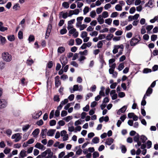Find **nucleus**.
<instances>
[{
    "instance_id": "obj_1",
    "label": "nucleus",
    "mask_w": 158,
    "mask_h": 158,
    "mask_svg": "<svg viewBox=\"0 0 158 158\" xmlns=\"http://www.w3.org/2000/svg\"><path fill=\"white\" fill-rule=\"evenodd\" d=\"M2 58L4 61L6 62H10L12 58L11 55L6 52H5L2 53Z\"/></svg>"
},
{
    "instance_id": "obj_2",
    "label": "nucleus",
    "mask_w": 158,
    "mask_h": 158,
    "mask_svg": "<svg viewBox=\"0 0 158 158\" xmlns=\"http://www.w3.org/2000/svg\"><path fill=\"white\" fill-rule=\"evenodd\" d=\"M22 134L20 133H17L12 135L11 137L12 139H14V141L17 142L19 141L22 138Z\"/></svg>"
},
{
    "instance_id": "obj_3",
    "label": "nucleus",
    "mask_w": 158,
    "mask_h": 158,
    "mask_svg": "<svg viewBox=\"0 0 158 158\" xmlns=\"http://www.w3.org/2000/svg\"><path fill=\"white\" fill-rule=\"evenodd\" d=\"M139 135L138 134H137L134 138V141L137 143V144L135 146L136 148H138L139 146H141V143L139 141Z\"/></svg>"
},
{
    "instance_id": "obj_4",
    "label": "nucleus",
    "mask_w": 158,
    "mask_h": 158,
    "mask_svg": "<svg viewBox=\"0 0 158 158\" xmlns=\"http://www.w3.org/2000/svg\"><path fill=\"white\" fill-rule=\"evenodd\" d=\"M124 46L123 44L120 45H114V49L113 50V53L114 54L117 53L118 52V49H123Z\"/></svg>"
},
{
    "instance_id": "obj_5",
    "label": "nucleus",
    "mask_w": 158,
    "mask_h": 158,
    "mask_svg": "<svg viewBox=\"0 0 158 158\" xmlns=\"http://www.w3.org/2000/svg\"><path fill=\"white\" fill-rule=\"evenodd\" d=\"M60 61L62 64V68L65 66L68 62L67 58L64 56H62L60 57Z\"/></svg>"
},
{
    "instance_id": "obj_6",
    "label": "nucleus",
    "mask_w": 158,
    "mask_h": 158,
    "mask_svg": "<svg viewBox=\"0 0 158 158\" xmlns=\"http://www.w3.org/2000/svg\"><path fill=\"white\" fill-rule=\"evenodd\" d=\"M7 102L4 99H0V109L5 108L7 106Z\"/></svg>"
},
{
    "instance_id": "obj_7",
    "label": "nucleus",
    "mask_w": 158,
    "mask_h": 158,
    "mask_svg": "<svg viewBox=\"0 0 158 158\" xmlns=\"http://www.w3.org/2000/svg\"><path fill=\"white\" fill-rule=\"evenodd\" d=\"M139 40L136 38H133L130 42V44L131 46L135 45L139 42Z\"/></svg>"
},
{
    "instance_id": "obj_8",
    "label": "nucleus",
    "mask_w": 158,
    "mask_h": 158,
    "mask_svg": "<svg viewBox=\"0 0 158 158\" xmlns=\"http://www.w3.org/2000/svg\"><path fill=\"white\" fill-rule=\"evenodd\" d=\"M35 148L41 149L42 150H44L45 147L41 143L37 142L34 146Z\"/></svg>"
},
{
    "instance_id": "obj_9",
    "label": "nucleus",
    "mask_w": 158,
    "mask_h": 158,
    "mask_svg": "<svg viewBox=\"0 0 158 158\" xmlns=\"http://www.w3.org/2000/svg\"><path fill=\"white\" fill-rule=\"evenodd\" d=\"M127 108V106H124L121 109H119L117 112V114H118L120 115L122 113H124L125 111Z\"/></svg>"
},
{
    "instance_id": "obj_10",
    "label": "nucleus",
    "mask_w": 158,
    "mask_h": 158,
    "mask_svg": "<svg viewBox=\"0 0 158 158\" xmlns=\"http://www.w3.org/2000/svg\"><path fill=\"white\" fill-rule=\"evenodd\" d=\"M52 28V26L51 24H48L47 29L46 32V38L47 37H48L51 31V29Z\"/></svg>"
},
{
    "instance_id": "obj_11",
    "label": "nucleus",
    "mask_w": 158,
    "mask_h": 158,
    "mask_svg": "<svg viewBox=\"0 0 158 158\" xmlns=\"http://www.w3.org/2000/svg\"><path fill=\"white\" fill-rule=\"evenodd\" d=\"M42 114V112L41 111L35 112L33 114V118L35 119H37Z\"/></svg>"
},
{
    "instance_id": "obj_12",
    "label": "nucleus",
    "mask_w": 158,
    "mask_h": 158,
    "mask_svg": "<svg viewBox=\"0 0 158 158\" xmlns=\"http://www.w3.org/2000/svg\"><path fill=\"white\" fill-rule=\"evenodd\" d=\"M47 131L48 130L46 128L44 129H42L41 130V132L40 135L41 136L42 138V139L45 138L46 136V133L47 134Z\"/></svg>"
},
{
    "instance_id": "obj_13",
    "label": "nucleus",
    "mask_w": 158,
    "mask_h": 158,
    "mask_svg": "<svg viewBox=\"0 0 158 158\" xmlns=\"http://www.w3.org/2000/svg\"><path fill=\"white\" fill-rule=\"evenodd\" d=\"M55 129H50L47 131V135L49 136H53L56 132Z\"/></svg>"
},
{
    "instance_id": "obj_14",
    "label": "nucleus",
    "mask_w": 158,
    "mask_h": 158,
    "mask_svg": "<svg viewBox=\"0 0 158 158\" xmlns=\"http://www.w3.org/2000/svg\"><path fill=\"white\" fill-rule=\"evenodd\" d=\"M73 123H69L68 124V130L69 132L74 131V127L72 126Z\"/></svg>"
},
{
    "instance_id": "obj_15",
    "label": "nucleus",
    "mask_w": 158,
    "mask_h": 158,
    "mask_svg": "<svg viewBox=\"0 0 158 158\" xmlns=\"http://www.w3.org/2000/svg\"><path fill=\"white\" fill-rule=\"evenodd\" d=\"M27 156V152L24 150H22L19 154V158H23Z\"/></svg>"
},
{
    "instance_id": "obj_16",
    "label": "nucleus",
    "mask_w": 158,
    "mask_h": 158,
    "mask_svg": "<svg viewBox=\"0 0 158 158\" xmlns=\"http://www.w3.org/2000/svg\"><path fill=\"white\" fill-rule=\"evenodd\" d=\"M101 16V15H100L98 16L97 19L98 22L100 24H102L104 23V19Z\"/></svg>"
},
{
    "instance_id": "obj_17",
    "label": "nucleus",
    "mask_w": 158,
    "mask_h": 158,
    "mask_svg": "<svg viewBox=\"0 0 158 158\" xmlns=\"http://www.w3.org/2000/svg\"><path fill=\"white\" fill-rule=\"evenodd\" d=\"M40 130L38 128L35 129L32 132V134L34 137H36L40 132Z\"/></svg>"
},
{
    "instance_id": "obj_18",
    "label": "nucleus",
    "mask_w": 158,
    "mask_h": 158,
    "mask_svg": "<svg viewBox=\"0 0 158 158\" xmlns=\"http://www.w3.org/2000/svg\"><path fill=\"white\" fill-rule=\"evenodd\" d=\"M0 41L1 44L3 45L6 43V40L4 37L0 35Z\"/></svg>"
},
{
    "instance_id": "obj_19",
    "label": "nucleus",
    "mask_w": 158,
    "mask_h": 158,
    "mask_svg": "<svg viewBox=\"0 0 158 158\" xmlns=\"http://www.w3.org/2000/svg\"><path fill=\"white\" fill-rule=\"evenodd\" d=\"M47 152L48 154L47 156L49 158H52L53 156V153L52 152L51 150L50 149H48L47 150Z\"/></svg>"
},
{
    "instance_id": "obj_20",
    "label": "nucleus",
    "mask_w": 158,
    "mask_h": 158,
    "mask_svg": "<svg viewBox=\"0 0 158 158\" xmlns=\"http://www.w3.org/2000/svg\"><path fill=\"white\" fill-rule=\"evenodd\" d=\"M152 89L150 87H149L146 93V94H147V96H149L151 94H152Z\"/></svg>"
},
{
    "instance_id": "obj_21",
    "label": "nucleus",
    "mask_w": 158,
    "mask_h": 158,
    "mask_svg": "<svg viewBox=\"0 0 158 158\" xmlns=\"http://www.w3.org/2000/svg\"><path fill=\"white\" fill-rule=\"evenodd\" d=\"M114 141V139L111 138L107 139L105 143L106 144L108 145H110Z\"/></svg>"
},
{
    "instance_id": "obj_22",
    "label": "nucleus",
    "mask_w": 158,
    "mask_h": 158,
    "mask_svg": "<svg viewBox=\"0 0 158 158\" xmlns=\"http://www.w3.org/2000/svg\"><path fill=\"white\" fill-rule=\"evenodd\" d=\"M99 141V138L97 137H95L94 138L92 139V143L91 144L94 143V144H97L98 143Z\"/></svg>"
},
{
    "instance_id": "obj_23",
    "label": "nucleus",
    "mask_w": 158,
    "mask_h": 158,
    "mask_svg": "<svg viewBox=\"0 0 158 158\" xmlns=\"http://www.w3.org/2000/svg\"><path fill=\"white\" fill-rule=\"evenodd\" d=\"M153 26L152 25H148L146 28L147 30V33L148 34L150 33V31L153 28Z\"/></svg>"
},
{
    "instance_id": "obj_24",
    "label": "nucleus",
    "mask_w": 158,
    "mask_h": 158,
    "mask_svg": "<svg viewBox=\"0 0 158 158\" xmlns=\"http://www.w3.org/2000/svg\"><path fill=\"white\" fill-rule=\"evenodd\" d=\"M30 127V125L29 124H26L23 125L22 127V130L24 132H26Z\"/></svg>"
},
{
    "instance_id": "obj_25",
    "label": "nucleus",
    "mask_w": 158,
    "mask_h": 158,
    "mask_svg": "<svg viewBox=\"0 0 158 158\" xmlns=\"http://www.w3.org/2000/svg\"><path fill=\"white\" fill-rule=\"evenodd\" d=\"M65 48L63 47H59L57 50V51L60 53H62L65 51Z\"/></svg>"
},
{
    "instance_id": "obj_26",
    "label": "nucleus",
    "mask_w": 158,
    "mask_h": 158,
    "mask_svg": "<svg viewBox=\"0 0 158 158\" xmlns=\"http://www.w3.org/2000/svg\"><path fill=\"white\" fill-rule=\"evenodd\" d=\"M8 39L10 41H13L15 40V36L14 35H9L7 37Z\"/></svg>"
},
{
    "instance_id": "obj_27",
    "label": "nucleus",
    "mask_w": 158,
    "mask_h": 158,
    "mask_svg": "<svg viewBox=\"0 0 158 158\" xmlns=\"http://www.w3.org/2000/svg\"><path fill=\"white\" fill-rule=\"evenodd\" d=\"M75 91H78V86L77 85H76L73 86V90H71L70 92L71 93H73Z\"/></svg>"
},
{
    "instance_id": "obj_28",
    "label": "nucleus",
    "mask_w": 158,
    "mask_h": 158,
    "mask_svg": "<svg viewBox=\"0 0 158 158\" xmlns=\"http://www.w3.org/2000/svg\"><path fill=\"white\" fill-rule=\"evenodd\" d=\"M101 16H102L104 18H106L108 17V12L106 11L103 12Z\"/></svg>"
},
{
    "instance_id": "obj_29",
    "label": "nucleus",
    "mask_w": 158,
    "mask_h": 158,
    "mask_svg": "<svg viewBox=\"0 0 158 158\" xmlns=\"http://www.w3.org/2000/svg\"><path fill=\"white\" fill-rule=\"evenodd\" d=\"M96 15V14L95 10H92L90 13V16L92 18H94Z\"/></svg>"
},
{
    "instance_id": "obj_30",
    "label": "nucleus",
    "mask_w": 158,
    "mask_h": 158,
    "mask_svg": "<svg viewBox=\"0 0 158 158\" xmlns=\"http://www.w3.org/2000/svg\"><path fill=\"white\" fill-rule=\"evenodd\" d=\"M104 40L99 41L97 44V47L98 48H101L103 45V42Z\"/></svg>"
},
{
    "instance_id": "obj_31",
    "label": "nucleus",
    "mask_w": 158,
    "mask_h": 158,
    "mask_svg": "<svg viewBox=\"0 0 158 158\" xmlns=\"http://www.w3.org/2000/svg\"><path fill=\"white\" fill-rule=\"evenodd\" d=\"M62 6H63L65 8L67 9L69 7V4L68 3L66 2H64L62 3Z\"/></svg>"
},
{
    "instance_id": "obj_32",
    "label": "nucleus",
    "mask_w": 158,
    "mask_h": 158,
    "mask_svg": "<svg viewBox=\"0 0 158 158\" xmlns=\"http://www.w3.org/2000/svg\"><path fill=\"white\" fill-rule=\"evenodd\" d=\"M114 35L111 34H109L106 37V39L107 40H110L113 37Z\"/></svg>"
},
{
    "instance_id": "obj_33",
    "label": "nucleus",
    "mask_w": 158,
    "mask_h": 158,
    "mask_svg": "<svg viewBox=\"0 0 158 158\" xmlns=\"http://www.w3.org/2000/svg\"><path fill=\"white\" fill-rule=\"evenodd\" d=\"M147 139V138L144 135H142L140 137V140L143 143H144Z\"/></svg>"
},
{
    "instance_id": "obj_34",
    "label": "nucleus",
    "mask_w": 158,
    "mask_h": 158,
    "mask_svg": "<svg viewBox=\"0 0 158 158\" xmlns=\"http://www.w3.org/2000/svg\"><path fill=\"white\" fill-rule=\"evenodd\" d=\"M115 8L117 11H121L122 10V7L119 4L117 5Z\"/></svg>"
},
{
    "instance_id": "obj_35",
    "label": "nucleus",
    "mask_w": 158,
    "mask_h": 158,
    "mask_svg": "<svg viewBox=\"0 0 158 158\" xmlns=\"http://www.w3.org/2000/svg\"><path fill=\"white\" fill-rule=\"evenodd\" d=\"M89 8L88 6H85L83 10L84 15H86L89 12Z\"/></svg>"
},
{
    "instance_id": "obj_36",
    "label": "nucleus",
    "mask_w": 158,
    "mask_h": 158,
    "mask_svg": "<svg viewBox=\"0 0 158 158\" xmlns=\"http://www.w3.org/2000/svg\"><path fill=\"white\" fill-rule=\"evenodd\" d=\"M61 13L62 14V18L64 19H65L67 18L68 17H69L68 13L67 12L65 13L61 12Z\"/></svg>"
},
{
    "instance_id": "obj_37",
    "label": "nucleus",
    "mask_w": 158,
    "mask_h": 158,
    "mask_svg": "<svg viewBox=\"0 0 158 158\" xmlns=\"http://www.w3.org/2000/svg\"><path fill=\"white\" fill-rule=\"evenodd\" d=\"M103 10V7H100V8H98L96 10V11L97 13L98 14H99L101 13L102 11Z\"/></svg>"
},
{
    "instance_id": "obj_38",
    "label": "nucleus",
    "mask_w": 158,
    "mask_h": 158,
    "mask_svg": "<svg viewBox=\"0 0 158 158\" xmlns=\"http://www.w3.org/2000/svg\"><path fill=\"white\" fill-rule=\"evenodd\" d=\"M11 149L10 148H6L3 151V152L5 154H7L9 153Z\"/></svg>"
},
{
    "instance_id": "obj_39",
    "label": "nucleus",
    "mask_w": 158,
    "mask_h": 158,
    "mask_svg": "<svg viewBox=\"0 0 158 158\" xmlns=\"http://www.w3.org/2000/svg\"><path fill=\"white\" fill-rule=\"evenodd\" d=\"M74 40L73 39H71L68 42V45L69 46H72L74 44Z\"/></svg>"
},
{
    "instance_id": "obj_40",
    "label": "nucleus",
    "mask_w": 158,
    "mask_h": 158,
    "mask_svg": "<svg viewBox=\"0 0 158 158\" xmlns=\"http://www.w3.org/2000/svg\"><path fill=\"white\" fill-rule=\"evenodd\" d=\"M124 67L123 64L121 63L118 65V69L119 71H121L124 68Z\"/></svg>"
},
{
    "instance_id": "obj_41",
    "label": "nucleus",
    "mask_w": 158,
    "mask_h": 158,
    "mask_svg": "<svg viewBox=\"0 0 158 158\" xmlns=\"http://www.w3.org/2000/svg\"><path fill=\"white\" fill-rule=\"evenodd\" d=\"M20 8V6L19 5V4L17 3L13 6V9L14 10H18V9H19Z\"/></svg>"
},
{
    "instance_id": "obj_42",
    "label": "nucleus",
    "mask_w": 158,
    "mask_h": 158,
    "mask_svg": "<svg viewBox=\"0 0 158 158\" xmlns=\"http://www.w3.org/2000/svg\"><path fill=\"white\" fill-rule=\"evenodd\" d=\"M81 124V120L80 119L76 121L74 123V125L75 126H78L79 125Z\"/></svg>"
},
{
    "instance_id": "obj_43",
    "label": "nucleus",
    "mask_w": 158,
    "mask_h": 158,
    "mask_svg": "<svg viewBox=\"0 0 158 158\" xmlns=\"http://www.w3.org/2000/svg\"><path fill=\"white\" fill-rule=\"evenodd\" d=\"M112 22V19L110 18L106 19L105 20V22L108 25H110L111 24Z\"/></svg>"
},
{
    "instance_id": "obj_44",
    "label": "nucleus",
    "mask_w": 158,
    "mask_h": 158,
    "mask_svg": "<svg viewBox=\"0 0 158 158\" xmlns=\"http://www.w3.org/2000/svg\"><path fill=\"white\" fill-rule=\"evenodd\" d=\"M76 42L77 43V45H80L82 43V40L80 38H77L76 39Z\"/></svg>"
},
{
    "instance_id": "obj_45",
    "label": "nucleus",
    "mask_w": 158,
    "mask_h": 158,
    "mask_svg": "<svg viewBox=\"0 0 158 158\" xmlns=\"http://www.w3.org/2000/svg\"><path fill=\"white\" fill-rule=\"evenodd\" d=\"M121 151L123 153H124L126 152L127 149L124 145H122L121 146Z\"/></svg>"
},
{
    "instance_id": "obj_46",
    "label": "nucleus",
    "mask_w": 158,
    "mask_h": 158,
    "mask_svg": "<svg viewBox=\"0 0 158 158\" xmlns=\"http://www.w3.org/2000/svg\"><path fill=\"white\" fill-rule=\"evenodd\" d=\"M28 41L29 42L33 41L35 40V38L33 35H31L28 38Z\"/></svg>"
},
{
    "instance_id": "obj_47",
    "label": "nucleus",
    "mask_w": 158,
    "mask_h": 158,
    "mask_svg": "<svg viewBox=\"0 0 158 158\" xmlns=\"http://www.w3.org/2000/svg\"><path fill=\"white\" fill-rule=\"evenodd\" d=\"M87 36V33L86 31H82L81 35V37L82 38H84Z\"/></svg>"
},
{
    "instance_id": "obj_48",
    "label": "nucleus",
    "mask_w": 158,
    "mask_h": 158,
    "mask_svg": "<svg viewBox=\"0 0 158 158\" xmlns=\"http://www.w3.org/2000/svg\"><path fill=\"white\" fill-rule=\"evenodd\" d=\"M18 36L19 39H22L23 38V33L22 31H19L18 34Z\"/></svg>"
},
{
    "instance_id": "obj_49",
    "label": "nucleus",
    "mask_w": 158,
    "mask_h": 158,
    "mask_svg": "<svg viewBox=\"0 0 158 158\" xmlns=\"http://www.w3.org/2000/svg\"><path fill=\"white\" fill-rule=\"evenodd\" d=\"M74 130V132H77V131H80L81 130V127L80 126H76Z\"/></svg>"
},
{
    "instance_id": "obj_50",
    "label": "nucleus",
    "mask_w": 158,
    "mask_h": 158,
    "mask_svg": "<svg viewBox=\"0 0 158 158\" xmlns=\"http://www.w3.org/2000/svg\"><path fill=\"white\" fill-rule=\"evenodd\" d=\"M54 100L55 101H56L57 102H58L60 101V98L59 96L58 95H55L54 97Z\"/></svg>"
},
{
    "instance_id": "obj_51",
    "label": "nucleus",
    "mask_w": 158,
    "mask_h": 158,
    "mask_svg": "<svg viewBox=\"0 0 158 158\" xmlns=\"http://www.w3.org/2000/svg\"><path fill=\"white\" fill-rule=\"evenodd\" d=\"M93 158H96L99 156V153L98 152H94L93 154Z\"/></svg>"
},
{
    "instance_id": "obj_52",
    "label": "nucleus",
    "mask_w": 158,
    "mask_h": 158,
    "mask_svg": "<svg viewBox=\"0 0 158 158\" xmlns=\"http://www.w3.org/2000/svg\"><path fill=\"white\" fill-rule=\"evenodd\" d=\"M87 27V25L85 24H83L81 25L80 27L79 28L80 30V31H82L85 28H86Z\"/></svg>"
},
{
    "instance_id": "obj_53",
    "label": "nucleus",
    "mask_w": 158,
    "mask_h": 158,
    "mask_svg": "<svg viewBox=\"0 0 158 158\" xmlns=\"http://www.w3.org/2000/svg\"><path fill=\"white\" fill-rule=\"evenodd\" d=\"M88 51L87 50H85L83 52H80L79 54L81 55H86L88 54Z\"/></svg>"
},
{
    "instance_id": "obj_54",
    "label": "nucleus",
    "mask_w": 158,
    "mask_h": 158,
    "mask_svg": "<svg viewBox=\"0 0 158 158\" xmlns=\"http://www.w3.org/2000/svg\"><path fill=\"white\" fill-rule=\"evenodd\" d=\"M33 63V60L31 59L27 60V64L29 65H31Z\"/></svg>"
},
{
    "instance_id": "obj_55",
    "label": "nucleus",
    "mask_w": 158,
    "mask_h": 158,
    "mask_svg": "<svg viewBox=\"0 0 158 158\" xmlns=\"http://www.w3.org/2000/svg\"><path fill=\"white\" fill-rule=\"evenodd\" d=\"M67 32V30L65 28H63L61 29L60 31V33L61 34L63 35L66 33Z\"/></svg>"
},
{
    "instance_id": "obj_56",
    "label": "nucleus",
    "mask_w": 158,
    "mask_h": 158,
    "mask_svg": "<svg viewBox=\"0 0 158 158\" xmlns=\"http://www.w3.org/2000/svg\"><path fill=\"white\" fill-rule=\"evenodd\" d=\"M98 32L97 31H94L90 33V35L91 36H96L98 34Z\"/></svg>"
},
{
    "instance_id": "obj_57",
    "label": "nucleus",
    "mask_w": 158,
    "mask_h": 158,
    "mask_svg": "<svg viewBox=\"0 0 158 158\" xmlns=\"http://www.w3.org/2000/svg\"><path fill=\"white\" fill-rule=\"evenodd\" d=\"M118 14V13L117 12H113L110 15V17L111 18L115 17L117 16Z\"/></svg>"
},
{
    "instance_id": "obj_58",
    "label": "nucleus",
    "mask_w": 158,
    "mask_h": 158,
    "mask_svg": "<svg viewBox=\"0 0 158 158\" xmlns=\"http://www.w3.org/2000/svg\"><path fill=\"white\" fill-rule=\"evenodd\" d=\"M68 113L67 111L65 110H63L62 111L61 115L62 117L66 116L67 115Z\"/></svg>"
},
{
    "instance_id": "obj_59",
    "label": "nucleus",
    "mask_w": 158,
    "mask_h": 158,
    "mask_svg": "<svg viewBox=\"0 0 158 158\" xmlns=\"http://www.w3.org/2000/svg\"><path fill=\"white\" fill-rule=\"evenodd\" d=\"M146 32L145 29V26H142L141 30V33L142 34H143Z\"/></svg>"
},
{
    "instance_id": "obj_60",
    "label": "nucleus",
    "mask_w": 158,
    "mask_h": 158,
    "mask_svg": "<svg viewBox=\"0 0 158 158\" xmlns=\"http://www.w3.org/2000/svg\"><path fill=\"white\" fill-rule=\"evenodd\" d=\"M54 142L53 140L50 139L48 140V143L47 144V146L50 147L53 144Z\"/></svg>"
},
{
    "instance_id": "obj_61",
    "label": "nucleus",
    "mask_w": 158,
    "mask_h": 158,
    "mask_svg": "<svg viewBox=\"0 0 158 158\" xmlns=\"http://www.w3.org/2000/svg\"><path fill=\"white\" fill-rule=\"evenodd\" d=\"M157 38V35H153L151 36V40L152 41H155Z\"/></svg>"
},
{
    "instance_id": "obj_62",
    "label": "nucleus",
    "mask_w": 158,
    "mask_h": 158,
    "mask_svg": "<svg viewBox=\"0 0 158 158\" xmlns=\"http://www.w3.org/2000/svg\"><path fill=\"white\" fill-rule=\"evenodd\" d=\"M91 21V19L90 17H86L85 18L84 20L85 22L86 23H89Z\"/></svg>"
},
{
    "instance_id": "obj_63",
    "label": "nucleus",
    "mask_w": 158,
    "mask_h": 158,
    "mask_svg": "<svg viewBox=\"0 0 158 158\" xmlns=\"http://www.w3.org/2000/svg\"><path fill=\"white\" fill-rule=\"evenodd\" d=\"M106 37V35L104 34H100L98 36L99 40H101L104 39Z\"/></svg>"
},
{
    "instance_id": "obj_64",
    "label": "nucleus",
    "mask_w": 158,
    "mask_h": 158,
    "mask_svg": "<svg viewBox=\"0 0 158 158\" xmlns=\"http://www.w3.org/2000/svg\"><path fill=\"white\" fill-rule=\"evenodd\" d=\"M111 6L110 3H107L104 6V8L105 10H107L109 8H110Z\"/></svg>"
}]
</instances>
